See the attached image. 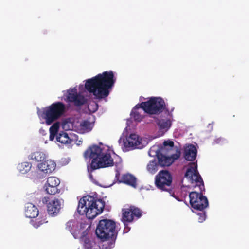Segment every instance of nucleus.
Wrapping results in <instances>:
<instances>
[{
	"instance_id": "f257e3e1",
	"label": "nucleus",
	"mask_w": 249,
	"mask_h": 249,
	"mask_svg": "<svg viewBox=\"0 0 249 249\" xmlns=\"http://www.w3.org/2000/svg\"><path fill=\"white\" fill-rule=\"evenodd\" d=\"M116 81L112 71H106L86 81L85 87L97 99L107 97Z\"/></svg>"
},
{
	"instance_id": "f03ea898",
	"label": "nucleus",
	"mask_w": 249,
	"mask_h": 249,
	"mask_svg": "<svg viewBox=\"0 0 249 249\" xmlns=\"http://www.w3.org/2000/svg\"><path fill=\"white\" fill-rule=\"evenodd\" d=\"M185 177L189 179L192 183H195V187L198 186L200 193L196 191L189 194L190 203L191 207L195 210L203 211L209 205L208 200L205 196L202 195L204 190V184L203 179L197 171V164L191 162L185 174Z\"/></svg>"
},
{
	"instance_id": "7ed1b4c3",
	"label": "nucleus",
	"mask_w": 249,
	"mask_h": 249,
	"mask_svg": "<svg viewBox=\"0 0 249 249\" xmlns=\"http://www.w3.org/2000/svg\"><path fill=\"white\" fill-rule=\"evenodd\" d=\"M111 150L108 147L93 145L84 152L85 158L92 159L90 168L92 170L113 166V159L111 156Z\"/></svg>"
},
{
	"instance_id": "20e7f679",
	"label": "nucleus",
	"mask_w": 249,
	"mask_h": 249,
	"mask_svg": "<svg viewBox=\"0 0 249 249\" xmlns=\"http://www.w3.org/2000/svg\"><path fill=\"white\" fill-rule=\"evenodd\" d=\"M95 233L98 238L105 242L103 245L104 249H110L114 247L118 234L115 221L108 219L100 220Z\"/></svg>"
},
{
	"instance_id": "39448f33",
	"label": "nucleus",
	"mask_w": 249,
	"mask_h": 249,
	"mask_svg": "<svg viewBox=\"0 0 249 249\" xmlns=\"http://www.w3.org/2000/svg\"><path fill=\"white\" fill-rule=\"evenodd\" d=\"M105 206V202L102 199L88 195L80 199L77 210L79 214L93 219L103 212Z\"/></svg>"
},
{
	"instance_id": "423d86ee",
	"label": "nucleus",
	"mask_w": 249,
	"mask_h": 249,
	"mask_svg": "<svg viewBox=\"0 0 249 249\" xmlns=\"http://www.w3.org/2000/svg\"><path fill=\"white\" fill-rule=\"evenodd\" d=\"M65 105L61 102H57L43 108L37 112L39 117L45 120V124L49 125L59 119L64 113Z\"/></svg>"
},
{
	"instance_id": "0eeeda50",
	"label": "nucleus",
	"mask_w": 249,
	"mask_h": 249,
	"mask_svg": "<svg viewBox=\"0 0 249 249\" xmlns=\"http://www.w3.org/2000/svg\"><path fill=\"white\" fill-rule=\"evenodd\" d=\"M140 106L145 112L151 115L160 114L166 107L162 98L155 97L150 98L147 101L142 102Z\"/></svg>"
},
{
	"instance_id": "6e6552de",
	"label": "nucleus",
	"mask_w": 249,
	"mask_h": 249,
	"mask_svg": "<svg viewBox=\"0 0 249 249\" xmlns=\"http://www.w3.org/2000/svg\"><path fill=\"white\" fill-rule=\"evenodd\" d=\"M172 183V176L167 170L160 171L155 178L156 186L161 191H171Z\"/></svg>"
},
{
	"instance_id": "1a4fd4ad",
	"label": "nucleus",
	"mask_w": 249,
	"mask_h": 249,
	"mask_svg": "<svg viewBox=\"0 0 249 249\" xmlns=\"http://www.w3.org/2000/svg\"><path fill=\"white\" fill-rule=\"evenodd\" d=\"M122 216L121 220L125 226L124 231L128 232L129 230L128 227H126L128 223L132 222L135 219H138L142 215V211L135 206H130L128 208H124L122 210Z\"/></svg>"
},
{
	"instance_id": "9d476101",
	"label": "nucleus",
	"mask_w": 249,
	"mask_h": 249,
	"mask_svg": "<svg viewBox=\"0 0 249 249\" xmlns=\"http://www.w3.org/2000/svg\"><path fill=\"white\" fill-rule=\"evenodd\" d=\"M43 204H46L48 214L51 216H56L60 212L61 208L60 200L58 198L49 200L48 197H43L41 198Z\"/></svg>"
},
{
	"instance_id": "9b49d317",
	"label": "nucleus",
	"mask_w": 249,
	"mask_h": 249,
	"mask_svg": "<svg viewBox=\"0 0 249 249\" xmlns=\"http://www.w3.org/2000/svg\"><path fill=\"white\" fill-rule=\"evenodd\" d=\"M68 102L73 103L76 106H81L87 102V99L84 96L77 93V90L75 88L68 90Z\"/></svg>"
},
{
	"instance_id": "f8f14e48",
	"label": "nucleus",
	"mask_w": 249,
	"mask_h": 249,
	"mask_svg": "<svg viewBox=\"0 0 249 249\" xmlns=\"http://www.w3.org/2000/svg\"><path fill=\"white\" fill-rule=\"evenodd\" d=\"M59 184L60 180L58 178L50 177L48 178L44 187L47 194L53 195L59 193V189H58Z\"/></svg>"
},
{
	"instance_id": "ddd939ff",
	"label": "nucleus",
	"mask_w": 249,
	"mask_h": 249,
	"mask_svg": "<svg viewBox=\"0 0 249 249\" xmlns=\"http://www.w3.org/2000/svg\"><path fill=\"white\" fill-rule=\"evenodd\" d=\"M115 177L117 180L120 183H125L134 188H136L137 186L136 178L131 174H124L120 177L119 172H117Z\"/></svg>"
},
{
	"instance_id": "4468645a",
	"label": "nucleus",
	"mask_w": 249,
	"mask_h": 249,
	"mask_svg": "<svg viewBox=\"0 0 249 249\" xmlns=\"http://www.w3.org/2000/svg\"><path fill=\"white\" fill-rule=\"evenodd\" d=\"M55 167V163L51 160L43 161L38 165L39 170L46 174L50 173L54 171Z\"/></svg>"
},
{
	"instance_id": "2eb2a0df",
	"label": "nucleus",
	"mask_w": 249,
	"mask_h": 249,
	"mask_svg": "<svg viewBox=\"0 0 249 249\" xmlns=\"http://www.w3.org/2000/svg\"><path fill=\"white\" fill-rule=\"evenodd\" d=\"M197 155V150L196 147L192 144L188 145L185 147L184 152V157L188 161H194Z\"/></svg>"
},
{
	"instance_id": "dca6fc26",
	"label": "nucleus",
	"mask_w": 249,
	"mask_h": 249,
	"mask_svg": "<svg viewBox=\"0 0 249 249\" xmlns=\"http://www.w3.org/2000/svg\"><path fill=\"white\" fill-rule=\"evenodd\" d=\"M39 214L37 208L32 203H28L25 207V215L26 217L30 218H35Z\"/></svg>"
},
{
	"instance_id": "f3484780",
	"label": "nucleus",
	"mask_w": 249,
	"mask_h": 249,
	"mask_svg": "<svg viewBox=\"0 0 249 249\" xmlns=\"http://www.w3.org/2000/svg\"><path fill=\"white\" fill-rule=\"evenodd\" d=\"M157 156L158 163L161 167L169 166L173 162V160L169 156L164 155L162 152L157 153Z\"/></svg>"
},
{
	"instance_id": "a211bd4d",
	"label": "nucleus",
	"mask_w": 249,
	"mask_h": 249,
	"mask_svg": "<svg viewBox=\"0 0 249 249\" xmlns=\"http://www.w3.org/2000/svg\"><path fill=\"white\" fill-rule=\"evenodd\" d=\"M128 142L127 146L132 148H140L141 147V141L139 139V136L135 134H131L127 138Z\"/></svg>"
},
{
	"instance_id": "6ab92c4d",
	"label": "nucleus",
	"mask_w": 249,
	"mask_h": 249,
	"mask_svg": "<svg viewBox=\"0 0 249 249\" xmlns=\"http://www.w3.org/2000/svg\"><path fill=\"white\" fill-rule=\"evenodd\" d=\"M56 141L63 144H71L72 142V140L69 137L68 134L64 131L57 134Z\"/></svg>"
},
{
	"instance_id": "aec40b11",
	"label": "nucleus",
	"mask_w": 249,
	"mask_h": 249,
	"mask_svg": "<svg viewBox=\"0 0 249 249\" xmlns=\"http://www.w3.org/2000/svg\"><path fill=\"white\" fill-rule=\"evenodd\" d=\"M140 107V104L137 105L132 110L130 115L132 118H133L135 121L141 122L143 116L141 114V112L139 111Z\"/></svg>"
},
{
	"instance_id": "412c9836",
	"label": "nucleus",
	"mask_w": 249,
	"mask_h": 249,
	"mask_svg": "<svg viewBox=\"0 0 249 249\" xmlns=\"http://www.w3.org/2000/svg\"><path fill=\"white\" fill-rule=\"evenodd\" d=\"M32 164L28 162H24L18 164L17 169L22 174L28 173L31 169Z\"/></svg>"
},
{
	"instance_id": "4be33fe9",
	"label": "nucleus",
	"mask_w": 249,
	"mask_h": 249,
	"mask_svg": "<svg viewBox=\"0 0 249 249\" xmlns=\"http://www.w3.org/2000/svg\"><path fill=\"white\" fill-rule=\"evenodd\" d=\"M59 123L56 122L54 123L50 128V137L49 139L50 141H53L54 138L57 135L58 129L59 128Z\"/></svg>"
},
{
	"instance_id": "5701e85b",
	"label": "nucleus",
	"mask_w": 249,
	"mask_h": 249,
	"mask_svg": "<svg viewBox=\"0 0 249 249\" xmlns=\"http://www.w3.org/2000/svg\"><path fill=\"white\" fill-rule=\"evenodd\" d=\"M170 119H160L158 120L157 124L160 130H168L171 126Z\"/></svg>"
},
{
	"instance_id": "b1692460",
	"label": "nucleus",
	"mask_w": 249,
	"mask_h": 249,
	"mask_svg": "<svg viewBox=\"0 0 249 249\" xmlns=\"http://www.w3.org/2000/svg\"><path fill=\"white\" fill-rule=\"evenodd\" d=\"M80 127L82 133L89 132L92 129L93 124L89 121L84 120L80 123Z\"/></svg>"
},
{
	"instance_id": "393cba45",
	"label": "nucleus",
	"mask_w": 249,
	"mask_h": 249,
	"mask_svg": "<svg viewBox=\"0 0 249 249\" xmlns=\"http://www.w3.org/2000/svg\"><path fill=\"white\" fill-rule=\"evenodd\" d=\"M77 227L75 223L71 221H69L66 224V229L69 231L75 238V235L77 233L75 231V230Z\"/></svg>"
},
{
	"instance_id": "a878e982",
	"label": "nucleus",
	"mask_w": 249,
	"mask_h": 249,
	"mask_svg": "<svg viewBox=\"0 0 249 249\" xmlns=\"http://www.w3.org/2000/svg\"><path fill=\"white\" fill-rule=\"evenodd\" d=\"M31 158L36 161H41L44 160L45 155L42 152L36 151L32 153Z\"/></svg>"
},
{
	"instance_id": "bb28decb",
	"label": "nucleus",
	"mask_w": 249,
	"mask_h": 249,
	"mask_svg": "<svg viewBox=\"0 0 249 249\" xmlns=\"http://www.w3.org/2000/svg\"><path fill=\"white\" fill-rule=\"evenodd\" d=\"M158 165L156 161H150L147 165V171L151 173L154 174L158 170Z\"/></svg>"
},
{
	"instance_id": "cd10ccee",
	"label": "nucleus",
	"mask_w": 249,
	"mask_h": 249,
	"mask_svg": "<svg viewBox=\"0 0 249 249\" xmlns=\"http://www.w3.org/2000/svg\"><path fill=\"white\" fill-rule=\"evenodd\" d=\"M46 216V215H45L44 217L42 216V217H41V219H37L35 221H33L32 222L33 226L35 228H37L43 224L47 223L48 221H46V218L45 217Z\"/></svg>"
},
{
	"instance_id": "c85d7f7f",
	"label": "nucleus",
	"mask_w": 249,
	"mask_h": 249,
	"mask_svg": "<svg viewBox=\"0 0 249 249\" xmlns=\"http://www.w3.org/2000/svg\"><path fill=\"white\" fill-rule=\"evenodd\" d=\"M84 243V246L86 249H93V246L95 243L91 241L89 238L84 239V240L82 241Z\"/></svg>"
},
{
	"instance_id": "c756f323",
	"label": "nucleus",
	"mask_w": 249,
	"mask_h": 249,
	"mask_svg": "<svg viewBox=\"0 0 249 249\" xmlns=\"http://www.w3.org/2000/svg\"><path fill=\"white\" fill-rule=\"evenodd\" d=\"M163 144L165 146H169L171 148H172L174 145V143L172 141L168 140L165 141L163 142Z\"/></svg>"
},
{
	"instance_id": "7c9ffc66",
	"label": "nucleus",
	"mask_w": 249,
	"mask_h": 249,
	"mask_svg": "<svg viewBox=\"0 0 249 249\" xmlns=\"http://www.w3.org/2000/svg\"><path fill=\"white\" fill-rule=\"evenodd\" d=\"M88 232H89V231L88 230V229L85 230L84 231H83L82 232V235L80 237V240L81 241L84 240V239L88 238V237H86V236L88 234Z\"/></svg>"
},
{
	"instance_id": "2f4dec72",
	"label": "nucleus",
	"mask_w": 249,
	"mask_h": 249,
	"mask_svg": "<svg viewBox=\"0 0 249 249\" xmlns=\"http://www.w3.org/2000/svg\"><path fill=\"white\" fill-rule=\"evenodd\" d=\"M180 152H177L176 154H172L171 157H170V158H171V159L173 160V162L175 160H177L179 157H180Z\"/></svg>"
},
{
	"instance_id": "473e14b6",
	"label": "nucleus",
	"mask_w": 249,
	"mask_h": 249,
	"mask_svg": "<svg viewBox=\"0 0 249 249\" xmlns=\"http://www.w3.org/2000/svg\"><path fill=\"white\" fill-rule=\"evenodd\" d=\"M224 141V140L222 138H219L216 139L214 140L215 142L217 144L222 143Z\"/></svg>"
},
{
	"instance_id": "72a5a7b5",
	"label": "nucleus",
	"mask_w": 249,
	"mask_h": 249,
	"mask_svg": "<svg viewBox=\"0 0 249 249\" xmlns=\"http://www.w3.org/2000/svg\"><path fill=\"white\" fill-rule=\"evenodd\" d=\"M205 220V215L204 213L203 214H201L200 217L199 218L198 221L200 222H202L203 221Z\"/></svg>"
}]
</instances>
